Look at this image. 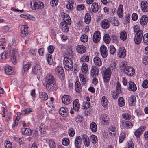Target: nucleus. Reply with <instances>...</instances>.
<instances>
[{"label": "nucleus", "mask_w": 148, "mask_h": 148, "mask_svg": "<svg viewBox=\"0 0 148 148\" xmlns=\"http://www.w3.org/2000/svg\"><path fill=\"white\" fill-rule=\"evenodd\" d=\"M46 59L48 63L49 64H51L53 62L52 55L48 54L46 55Z\"/></svg>", "instance_id": "50"}, {"label": "nucleus", "mask_w": 148, "mask_h": 148, "mask_svg": "<svg viewBox=\"0 0 148 148\" xmlns=\"http://www.w3.org/2000/svg\"><path fill=\"white\" fill-rule=\"evenodd\" d=\"M117 14L120 18H122L123 16V8L122 5H120L117 10Z\"/></svg>", "instance_id": "31"}, {"label": "nucleus", "mask_w": 148, "mask_h": 148, "mask_svg": "<svg viewBox=\"0 0 148 148\" xmlns=\"http://www.w3.org/2000/svg\"><path fill=\"white\" fill-rule=\"evenodd\" d=\"M140 5L143 12H148V3L146 1L144 0L142 1Z\"/></svg>", "instance_id": "16"}, {"label": "nucleus", "mask_w": 148, "mask_h": 148, "mask_svg": "<svg viewBox=\"0 0 148 148\" xmlns=\"http://www.w3.org/2000/svg\"><path fill=\"white\" fill-rule=\"evenodd\" d=\"M127 37V34L126 32L124 30L122 31L120 34V38L123 41L125 40Z\"/></svg>", "instance_id": "43"}, {"label": "nucleus", "mask_w": 148, "mask_h": 148, "mask_svg": "<svg viewBox=\"0 0 148 148\" xmlns=\"http://www.w3.org/2000/svg\"><path fill=\"white\" fill-rule=\"evenodd\" d=\"M58 3V0H51L50 4L52 7L56 6Z\"/></svg>", "instance_id": "61"}, {"label": "nucleus", "mask_w": 148, "mask_h": 148, "mask_svg": "<svg viewBox=\"0 0 148 148\" xmlns=\"http://www.w3.org/2000/svg\"><path fill=\"white\" fill-rule=\"evenodd\" d=\"M88 69L87 64L85 63H83L82 65L81 71L82 72L85 74L87 73Z\"/></svg>", "instance_id": "37"}, {"label": "nucleus", "mask_w": 148, "mask_h": 148, "mask_svg": "<svg viewBox=\"0 0 148 148\" xmlns=\"http://www.w3.org/2000/svg\"><path fill=\"white\" fill-rule=\"evenodd\" d=\"M42 71L41 68L38 64H36L32 67V73L34 74L41 73Z\"/></svg>", "instance_id": "12"}, {"label": "nucleus", "mask_w": 148, "mask_h": 148, "mask_svg": "<svg viewBox=\"0 0 148 148\" xmlns=\"http://www.w3.org/2000/svg\"><path fill=\"white\" fill-rule=\"evenodd\" d=\"M56 73L58 77L62 80L64 79V71L62 66H57L55 69Z\"/></svg>", "instance_id": "5"}, {"label": "nucleus", "mask_w": 148, "mask_h": 148, "mask_svg": "<svg viewBox=\"0 0 148 148\" xmlns=\"http://www.w3.org/2000/svg\"><path fill=\"white\" fill-rule=\"evenodd\" d=\"M22 132L23 133L27 135H30L31 134V130L29 128L25 129L24 131H22Z\"/></svg>", "instance_id": "62"}, {"label": "nucleus", "mask_w": 148, "mask_h": 148, "mask_svg": "<svg viewBox=\"0 0 148 148\" xmlns=\"http://www.w3.org/2000/svg\"><path fill=\"white\" fill-rule=\"evenodd\" d=\"M85 8V7L84 4H81L77 6L76 10L77 11H81L84 10Z\"/></svg>", "instance_id": "54"}, {"label": "nucleus", "mask_w": 148, "mask_h": 148, "mask_svg": "<svg viewBox=\"0 0 148 148\" xmlns=\"http://www.w3.org/2000/svg\"><path fill=\"white\" fill-rule=\"evenodd\" d=\"M62 143L64 146H67L69 144V140L67 138H64L62 140Z\"/></svg>", "instance_id": "46"}, {"label": "nucleus", "mask_w": 148, "mask_h": 148, "mask_svg": "<svg viewBox=\"0 0 148 148\" xmlns=\"http://www.w3.org/2000/svg\"><path fill=\"white\" fill-rule=\"evenodd\" d=\"M90 138L93 144H96L97 143V138L96 136L94 135H91L90 136Z\"/></svg>", "instance_id": "44"}, {"label": "nucleus", "mask_w": 148, "mask_h": 148, "mask_svg": "<svg viewBox=\"0 0 148 148\" xmlns=\"http://www.w3.org/2000/svg\"><path fill=\"white\" fill-rule=\"evenodd\" d=\"M121 84L119 82H118L116 86V92H117V93L120 94L121 93Z\"/></svg>", "instance_id": "55"}, {"label": "nucleus", "mask_w": 148, "mask_h": 148, "mask_svg": "<svg viewBox=\"0 0 148 148\" xmlns=\"http://www.w3.org/2000/svg\"><path fill=\"white\" fill-rule=\"evenodd\" d=\"M85 22L87 24H89L91 21V17L90 14L89 13H86L85 15Z\"/></svg>", "instance_id": "38"}, {"label": "nucleus", "mask_w": 148, "mask_h": 148, "mask_svg": "<svg viewBox=\"0 0 148 148\" xmlns=\"http://www.w3.org/2000/svg\"><path fill=\"white\" fill-rule=\"evenodd\" d=\"M29 29L26 26L23 25L21 27V36L22 37H24L28 36L29 34Z\"/></svg>", "instance_id": "8"}, {"label": "nucleus", "mask_w": 148, "mask_h": 148, "mask_svg": "<svg viewBox=\"0 0 148 148\" xmlns=\"http://www.w3.org/2000/svg\"><path fill=\"white\" fill-rule=\"evenodd\" d=\"M80 103L78 99H76L73 102V108L76 111H78L80 108Z\"/></svg>", "instance_id": "24"}, {"label": "nucleus", "mask_w": 148, "mask_h": 148, "mask_svg": "<svg viewBox=\"0 0 148 148\" xmlns=\"http://www.w3.org/2000/svg\"><path fill=\"white\" fill-rule=\"evenodd\" d=\"M68 109L67 108H65L64 107H62L59 110L60 114L63 116H66L67 114Z\"/></svg>", "instance_id": "26"}, {"label": "nucleus", "mask_w": 148, "mask_h": 148, "mask_svg": "<svg viewBox=\"0 0 148 148\" xmlns=\"http://www.w3.org/2000/svg\"><path fill=\"white\" fill-rule=\"evenodd\" d=\"M100 119L104 125H108L109 123V119L106 114L101 115L100 117Z\"/></svg>", "instance_id": "14"}, {"label": "nucleus", "mask_w": 148, "mask_h": 148, "mask_svg": "<svg viewBox=\"0 0 148 148\" xmlns=\"http://www.w3.org/2000/svg\"><path fill=\"white\" fill-rule=\"evenodd\" d=\"M89 60V58L88 56L84 55L81 57L80 59V61L83 62H88Z\"/></svg>", "instance_id": "53"}, {"label": "nucleus", "mask_w": 148, "mask_h": 148, "mask_svg": "<svg viewBox=\"0 0 148 148\" xmlns=\"http://www.w3.org/2000/svg\"><path fill=\"white\" fill-rule=\"evenodd\" d=\"M103 40L106 43H109L110 42L111 40L109 35L108 34H105L103 36Z\"/></svg>", "instance_id": "40"}, {"label": "nucleus", "mask_w": 148, "mask_h": 148, "mask_svg": "<svg viewBox=\"0 0 148 148\" xmlns=\"http://www.w3.org/2000/svg\"><path fill=\"white\" fill-rule=\"evenodd\" d=\"M80 40L83 42H85L88 40V36L85 34H84L81 36Z\"/></svg>", "instance_id": "57"}, {"label": "nucleus", "mask_w": 148, "mask_h": 148, "mask_svg": "<svg viewBox=\"0 0 148 148\" xmlns=\"http://www.w3.org/2000/svg\"><path fill=\"white\" fill-rule=\"evenodd\" d=\"M48 143L50 148H56V144L53 140L52 139L49 140Z\"/></svg>", "instance_id": "49"}, {"label": "nucleus", "mask_w": 148, "mask_h": 148, "mask_svg": "<svg viewBox=\"0 0 148 148\" xmlns=\"http://www.w3.org/2000/svg\"><path fill=\"white\" fill-rule=\"evenodd\" d=\"M93 61L95 64L97 66H100L102 64V61L100 58L96 56L94 58Z\"/></svg>", "instance_id": "33"}, {"label": "nucleus", "mask_w": 148, "mask_h": 148, "mask_svg": "<svg viewBox=\"0 0 148 148\" xmlns=\"http://www.w3.org/2000/svg\"><path fill=\"white\" fill-rule=\"evenodd\" d=\"M101 73L105 86L106 88L108 87L109 86V82L112 73L111 69L110 67L107 68L104 67L102 69Z\"/></svg>", "instance_id": "2"}, {"label": "nucleus", "mask_w": 148, "mask_h": 148, "mask_svg": "<svg viewBox=\"0 0 148 148\" xmlns=\"http://www.w3.org/2000/svg\"><path fill=\"white\" fill-rule=\"evenodd\" d=\"M72 57L65 56L64 58L63 64L65 69L68 71L70 70L73 67V62Z\"/></svg>", "instance_id": "3"}, {"label": "nucleus", "mask_w": 148, "mask_h": 148, "mask_svg": "<svg viewBox=\"0 0 148 148\" xmlns=\"http://www.w3.org/2000/svg\"><path fill=\"white\" fill-rule=\"evenodd\" d=\"M100 51L103 57L105 58L107 57L108 51L106 47H100Z\"/></svg>", "instance_id": "22"}, {"label": "nucleus", "mask_w": 148, "mask_h": 148, "mask_svg": "<svg viewBox=\"0 0 148 148\" xmlns=\"http://www.w3.org/2000/svg\"><path fill=\"white\" fill-rule=\"evenodd\" d=\"M128 89L130 91H135L137 90V87L133 82H130L128 85Z\"/></svg>", "instance_id": "25"}, {"label": "nucleus", "mask_w": 148, "mask_h": 148, "mask_svg": "<svg viewBox=\"0 0 148 148\" xmlns=\"http://www.w3.org/2000/svg\"><path fill=\"white\" fill-rule=\"evenodd\" d=\"M4 70L5 73L8 75H11L13 72L14 70L12 67L9 66H5Z\"/></svg>", "instance_id": "23"}, {"label": "nucleus", "mask_w": 148, "mask_h": 148, "mask_svg": "<svg viewBox=\"0 0 148 148\" xmlns=\"http://www.w3.org/2000/svg\"><path fill=\"white\" fill-rule=\"evenodd\" d=\"M128 101L130 106H133L136 103V97L133 95H131Z\"/></svg>", "instance_id": "34"}, {"label": "nucleus", "mask_w": 148, "mask_h": 148, "mask_svg": "<svg viewBox=\"0 0 148 148\" xmlns=\"http://www.w3.org/2000/svg\"><path fill=\"white\" fill-rule=\"evenodd\" d=\"M148 21V17L147 15L143 16L140 19V22L142 25H145Z\"/></svg>", "instance_id": "27"}, {"label": "nucleus", "mask_w": 148, "mask_h": 148, "mask_svg": "<svg viewBox=\"0 0 148 148\" xmlns=\"http://www.w3.org/2000/svg\"><path fill=\"white\" fill-rule=\"evenodd\" d=\"M31 7L32 9L34 10L41 9L44 7L43 3L39 1H33L31 3Z\"/></svg>", "instance_id": "4"}, {"label": "nucleus", "mask_w": 148, "mask_h": 148, "mask_svg": "<svg viewBox=\"0 0 148 148\" xmlns=\"http://www.w3.org/2000/svg\"><path fill=\"white\" fill-rule=\"evenodd\" d=\"M143 40L145 44L148 45V33L146 34L143 35Z\"/></svg>", "instance_id": "56"}, {"label": "nucleus", "mask_w": 148, "mask_h": 148, "mask_svg": "<svg viewBox=\"0 0 148 148\" xmlns=\"http://www.w3.org/2000/svg\"><path fill=\"white\" fill-rule=\"evenodd\" d=\"M110 23H111V21L109 19V20L104 19L101 22V27L104 29H107L109 27Z\"/></svg>", "instance_id": "11"}, {"label": "nucleus", "mask_w": 148, "mask_h": 148, "mask_svg": "<svg viewBox=\"0 0 148 148\" xmlns=\"http://www.w3.org/2000/svg\"><path fill=\"white\" fill-rule=\"evenodd\" d=\"M46 83V88L49 92H54L58 89L55 83L54 76L51 73L47 74L45 78Z\"/></svg>", "instance_id": "1"}, {"label": "nucleus", "mask_w": 148, "mask_h": 148, "mask_svg": "<svg viewBox=\"0 0 148 148\" xmlns=\"http://www.w3.org/2000/svg\"><path fill=\"white\" fill-rule=\"evenodd\" d=\"M31 64L30 63L28 62L27 64L23 66L22 70V72L23 73H24L28 71Z\"/></svg>", "instance_id": "29"}, {"label": "nucleus", "mask_w": 148, "mask_h": 148, "mask_svg": "<svg viewBox=\"0 0 148 148\" xmlns=\"http://www.w3.org/2000/svg\"><path fill=\"white\" fill-rule=\"evenodd\" d=\"M142 86L143 88H148V80L147 79L144 80L142 83Z\"/></svg>", "instance_id": "63"}, {"label": "nucleus", "mask_w": 148, "mask_h": 148, "mask_svg": "<svg viewBox=\"0 0 148 148\" xmlns=\"http://www.w3.org/2000/svg\"><path fill=\"white\" fill-rule=\"evenodd\" d=\"M119 93H117V92L116 91L114 90L113 92H111V95L113 99H117L119 96Z\"/></svg>", "instance_id": "58"}, {"label": "nucleus", "mask_w": 148, "mask_h": 148, "mask_svg": "<svg viewBox=\"0 0 148 148\" xmlns=\"http://www.w3.org/2000/svg\"><path fill=\"white\" fill-rule=\"evenodd\" d=\"M101 33L99 31H95L93 35V40L95 43H97L99 42L101 39Z\"/></svg>", "instance_id": "13"}, {"label": "nucleus", "mask_w": 148, "mask_h": 148, "mask_svg": "<svg viewBox=\"0 0 148 148\" xmlns=\"http://www.w3.org/2000/svg\"><path fill=\"white\" fill-rule=\"evenodd\" d=\"M40 131L41 133H44L45 131V125L42 123L40 126Z\"/></svg>", "instance_id": "59"}, {"label": "nucleus", "mask_w": 148, "mask_h": 148, "mask_svg": "<svg viewBox=\"0 0 148 148\" xmlns=\"http://www.w3.org/2000/svg\"><path fill=\"white\" fill-rule=\"evenodd\" d=\"M109 133L112 136H114L116 134V129L115 127H110L109 128Z\"/></svg>", "instance_id": "36"}, {"label": "nucleus", "mask_w": 148, "mask_h": 148, "mask_svg": "<svg viewBox=\"0 0 148 148\" xmlns=\"http://www.w3.org/2000/svg\"><path fill=\"white\" fill-rule=\"evenodd\" d=\"M82 144V138L79 136H77L75 140V145L76 146H80Z\"/></svg>", "instance_id": "32"}, {"label": "nucleus", "mask_w": 148, "mask_h": 148, "mask_svg": "<svg viewBox=\"0 0 148 148\" xmlns=\"http://www.w3.org/2000/svg\"><path fill=\"white\" fill-rule=\"evenodd\" d=\"M125 74L129 76H132L135 73L134 69L132 67L127 66L124 71Z\"/></svg>", "instance_id": "9"}, {"label": "nucleus", "mask_w": 148, "mask_h": 148, "mask_svg": "<svg viewBox=\"0 0 148 148\" xmlns=\"http://www.w3.org/2000/svg\"><path fill=\"white\" fill-rule=\"evenodd\" d=\"M99 72L98 68L95 66H92L91 69V74L92 77L97 76Z\"/></svg>", "instance_id": "21"}, {"label": "nucleus", "mask_w": 148, "mask_h": 148, "mask_svg": "<svg viewBox=\"0 0 148 148\" xmlns=\"http://www.w3.org/2000/svg\"><path fill=\"white\" fill-rule=\"evenodd\" d=\"M66 50L65 52V54L67 56L72 57L71 54L73 53V49L71 47H66Z\"/></svg>", "instance_id": "35"}, {"label": "nucleus", "mask_w": 148, "mask_h": 148, "mask_svg": "<svg viewBox=\"0 0 148 148\" xmlns=\"http://www.w3.org/2000/svg\"><path fill=\"white\" fill-rule=\"evenodd\" d=\"M62 17L64 21H62V22L65 23L66 24H67L69 25H71V19L68 14L64 13L62 15Z\"/></svg>", "instance_id": "10"}, {"label": "nucleus", "mask_w": 148, "mask_h": 148, "mask_svg": "<svg viewBox=\"0 0 148 148\" xmlns=\"http://www.w3.org/2000/svg\"><path fill=\"white\" fill-rule=\"evenodd\" d=\"M143 34V31L140 30L136 33L134 36V40L136 44H139L141 41Z\"/></svg>", "instance_id": "6"}, {"label": "nucleus", "mask_w": 148, "mask_h": 148, "mask_svg": "<svg viewBox=\"0 0 148 148\" xmlns=\"http://www.w3.org/2000/svg\"><path fill=\"white\" fill-rule=\"evenodd\" d=\"M122 127L127 130L130 129L132 127L133 124L130 121L122 120L121 122Z\"/></svg>", "instance_id": "7"}, {"label": "nucleus", "mask_w": 148, "mask_h": 148, "mask_svg": "<svg viewBox=\"0 0 148 148\" xmlns=\"http://www.w3.org/2000/svg\"><path fill=\"white\" fill-rule=\"evenodd\" d=\"M118 104L120 107H122L124 105V100L123 98L120 97L119 98L118 100Z\"/></svg>", "instance_id": "52"}, {"label": "nucleus", "mask_w": 148, "mask_h": 148, "mask_svg": "<svg viewBox=\"0 0 148 148\" xmlns=\"http://www.w3.org/2000/svg\"><path fill=\"white\" fill-rule=\"evenodd\" d=\"M108 101L106 97L105 96H103L102 98L101 103L102 106L104 107H107Z\"/></svg>", "instance_id": "48"}, {"label": "nucleus", "mask_w": 148, "mask_h": 148, "mask_svg": "<svg viewBox=\"0 0 148 148\" xmlns=\"http://www.w3.org/2000/svg\"><path fill=\"white\" fill-rule=\"evenodd\" d=\"M122 116L125 120H129L131 118L130 115L128 113L123 114Z\"/></svg>", "instance_id": "60"}, {"label": "nucleus", "mask_w": 148, "mask_h": 148, "mask_svg": "<svg viewBox=\"0 0 148 148\" xmlns=\"http://www.w3.org/2000/svg\"><path fill=\"white\" fill-rule=\"evenodd\" d=\"M91 10L92 11V12H91V13H92V12L96 13L98 11L99 7L97 3L94 2L92 4Z\"/></svg>", "instance_id": "30"}, {"label": "nucleus", "mask_w": 148, "mask_h": 148, "mask_svg": "<svg viewBox=\"0 0 148 148\" xmlns=\"http://www.w3.org/2000/svg\"><path fill=\"white\" fill-rule=\"evenodd\" d=\"M145 128V127L144 126H142L140 127L134 132L135 136L137 138L140 137V135L144 131Z\"/></svg>", "instance_id": "18"}, {"label": "nucleus", "mask_w": 148, "mask_h": 148, "mask_svg": "<svg viewBox=\"0 0 148 148\" xmlns=\"http://www.w3.org/2000/svg\"><path fill=\"white\" fill-rule=\"evenodd\" d=\"M40 97L43 100H47L48 98L47 94L45 92H41L40 94Z\"/></svg>", "instance_id": "45"}, {"label": "nucleus", "mask_w": 148, "mask_h": 148, "mask_svg": "<svg viewBox=\"0 0 148 148\" xmlns=\"http://www.w3.org/2000/svg\"><path fill=\"white\" fill-rule=\"evenodd\" d=\"M126 50L124 47H120L119 49L118 55L120 58H123L126 55Z\"/></svg>", "instance_id": "15"}, {"label": "nucleus", "mask_w": 148, "mask_h": 148, "mask_svg": "<svg viewBox=\"0 0 148 148\" xmlns=\"http://www.w3.org/2000/svg\"><path fill=\"white\" fill-rule=\"evenodd\" d=\"M62 102L65 104L68 105L71 102V97L68 95L63 96L62 98Z\"/></svg>", "instance_id": "17"}, {"label": "nucleus", "mask_w": 148, "mask_h": 148, "mask_svg": "<svg viewBox=\"0 0 148 148\" xmlns=\"http://www.w3.org/2000/svg\"><path fill=\"white\" fill-rule=\"evenodd\" d=\"M143 62L145 65H147L148 64V56H145L144 57L143 59Z\"/></svg>", "instance_id": "64"}, {"label": "nucleus", "mask_w": 148, "mask_h": 148, "mask_svg": "<svg viewBox=\"0 0 148 148\" xmlns=\"http://www.w3.org/2000/svg\"><path fill=\"white\" fill-rule=\"evenodd\" d=\"M76 50L78 53L82 54L85 52L86 48V47H77Z\"/></svg>", "instance_id": "39"}, {"label": "nucleus", "mask_w": 148, "mask_h": 148, "mask_svg": "<svg viewBox=\"0 0 148 148\" xmlns=\"http://www.w3.org/2000/svg\"><path fill=\"white\" fill-rule=\"evenodd\" d=\"M126 136V134L122 132L120 135L119 138V141L120 143H122L124 140Z\"/></svg>", "instance_id": "47"}, {"label": "nucleus", "mask_w": 148, "mask_h": 148, "mask_svg": "<svg viewBox=\"0 0 148 148\" xmlns=\"http://www.w3.org/2000/svg\"><path fill=\"white\" fill-rule=\"evenodd\" d=\"M68 134L69 136L73 137L74 136L75 134L74 129L72 127L70 128L68 131Z\"/></svg>", "instance_id": "51"}, {"label": "nucleus", "mask_w": 148, "mask_h": 148, "mask_svg": "<svg viewBox=\"0 0 148 148\" xmlns=\"http://www.w3.org/2000/svg\"><path fill=\"white\" fill-rule=\"evenodd\" d=\"M82 138L85 146L87 147H88L90 144L88 137L86 135L83 134L82 136Z\"/></svg>", "instance_id": "20"}, {"label": "nucleus", "mask_w": 148, "mask_h": 148, "mask_svg": "<svg viewBox=\"0 0 148 148\" xmlns=\"http://www.w3.org/2000/svg\"><path fill=\"white\" fill-rule=\"evenodd\" d=\"M75 89L76 91L78 93H80L82 91V87L81 84L79 81H76L75 83Z\"/></svg>", "instance_id": "28"}, {"label": "nucleus", "mask_w": 148, "mask_h": 148, "mask_svg": "<svg viewBox=\"0 0 148 148\" xmlns=\"http://www.w3.org/2000/svg\"><path fill=\"white\" fill-rule=\"evenodd\" d=\"M90 128L93 132H95L97 130V127L96 123L93 122L90 124Z\"/></svg>", "instance_id": "41"}, {"label": "nucleus", "mask_w": 148, "mask_h": 148, "mask_svg": "<svg viewBox=\"0 0 148 148\" xmlns=\"http://www.w3.org/2000/svg\"><path fill=\"white\" fill-rule=\"evenodd\" d=\"M68 25L65 23L61 22L60 24V26H61L62 31L65 33H67L69 30Z\"/></svg>", "instance_id": "19"}, {"label": "nucleus", "mask_w": 148, "mask_h": 148, "mask_svg": "<svg viewBox=\"0 0 148 148\" xmlns=\"http://www.w3.org/2000/svg\"><path fill=\"white\" fill-rule=\"evenodd\" d=\"M79 77L80 80L82 82L83 84H86L87 81V78L86 75L82 74H80Z\"/></svg>", "instance_id": "42"}]
</instances>
